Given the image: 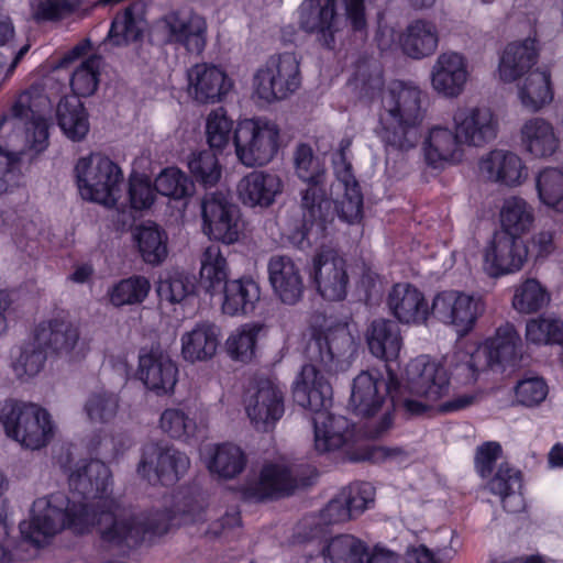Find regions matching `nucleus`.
I'll return each mask as SVG.
<instances>
[{
	"label": "nucleus",
	"mask_w": 563,
	"mask_h": 563,
	"mask_svg": "<svg viewBox=\"0 0 563 563\" xmlns=\"http://www.w3.org/2000/svg\"><path fill=\"white\" fill-rule=\"evenodd\" d=\"M244 404L255 429L271 431L285 413V386L275 377L257 376L246 391Z\"/></svg>",
	"instance_id": "4468645a"
},
{
	"label": "nucleus",
	"mask_w": 563,
	"mask_h": 563,
	"mask_svg": "<svg viewBox=\"0 0 563 563\" xmlns=\"http://www.w3.org/2000/svg\"><path fill=\"white\" fill-rule=\"evenodd\" d=\"M538 59V47L534 38H526L506 46L499 63L500 78L512 82L527 73Z\"/></svg>",
	"instance_id": "e433bc0d"
},
{
	"label": "nucleus",
	"mask_w": 563,
	"mask_h": 563,
	"mask_svg": "<svg viewBox=\"0 0 563 563\" xmlns=\"http://www.w3.org/2000/svg\"><path fill=\"white\" fill-rule=\"evenodd\" d=\"M253 84L260 99L283 100L301 86L299 60L294 53L272 55L255 73Z\"/></svg>",
	"instance_id": "f8f14e48"
},
{
	"label": "nucleus",
	"mask_w": 563,
	"mask_h": 563,
	"mask_svg": "<svg viewBox=\"0 0 563 563\" xmlns=\"http://www.w3.org/2000/svg\"><path fill=\"white\" fill-rule=\"evenodd\" d=\"M0 423L9 438L31 450L46 446L54 437L51 415L35 404L4 400L0 404Z\"/></svg>",
	"instance_id": "6e6552de"
},
{
	"label": "nucleus",
	"mask_w": 563,
	"mask_h": 563,
	"mask_svg": "<svg viewBox=\"0 0 563 563\" xmlns=\"http://www.w3.org/2000/svg\"><path fill=\"white\" fill-rule=\"evenodd\" d=\"M155 184L146 175L132 173L129 178L128 197L133 210L142 211L152 207L156 197Z\"/></svg>",
	"instance_id": "e2e57ef3"
},
{
	"label": "nucleus",
	"mask_w": 563,
	"mask_h": 563,
	"mask_svg": "<svg viewBox=\"0 0 563 563\" xmlns=\"http://www.w3.org/2000/svg\"><path fill=\"white\" fill-rule=\"evenodd\" d=\"M56 495L45 503V507L38 514L33 509L30 521H21L19 530L24 541L41 548L46 538L55 536L65 529L64 506H60L54 498Z\"/></svg>",
	"instance_id": "7c9ffc66"
},
{
	"label": "nucleus",
	"mask_w": 563,
	"mask_h": 563,
	"mask_svg": "<svg viewBox=\"0 0 563 563\" xmlns=\"http://www.w3.org/2000/svg\"><path fill=\"white\" fill-rule=\"evenodd\" d=\"M521 472L501 463L497 472L487 483V488L501 499L503 507L508 512H518L523 501Z\"/></svg>",
	"instance_id": "4c0bfd02"
},
{
	"label": "nucleus",
	"mask_w": 563,
	"mask_h": 563,
	"mask_svg": "<svg viewBox=\"0 0 563 563\" xmlns=\"http://www.w3.org/2000/svg\"><path fill=\"white\" fill-rule=\"evenodd\" d=\"M522 103L532 110H539L553 99L551 74L548 69L530 71L519 88Z\"/></svg>",
	"instance_id": "de8ad7c7"
},
{
	"label": "nucleus",
	"mask_w": 563,
	"mask_h": 563,
	"mask_svg": "<svg viewBox=\"0 0 563 563\" xmlns=\"http://www.w3.org/2000/svg\"><path fill=\"white\" fill-rule=\"evenodd\" d=\"M309 277L324 300L342 301L346 298L350 282L346 262L335 251L318 252L312 257Z\"/></svg>",
	"instance_id": "4be33fe9"
},
{
	"label": "nucleus",
	"mask_w": 563,
	"mask_h": 563,
	"mask_svg": "<svg viewBox=\"0 0 563 563\" xmlns=\"http://www.w3.org/2000/svg\"><path fill=\"white\" fill-rule=\"evenodd\" d=\"M239 161L246 167L268 164L279 150V143H233Z\"/></svg>",
	"instance_id": "680f3d73"
},
{
	"label": "nucleus",
	"mask_w": 563,
	"mask_h": 563,
	"mask_svg": "<svg viewBox=\"0 0 563 563\" xmlns=\"http://www.w3.org/2000/svg\"><path fill=\"white\" fill-rule=\"evenodd\" d=\"M534 221L533 209L520 197L505 200L500 210V230L516 236L527 233Z\"/></svg>",
	"instance_id": "49530a36"
},
{
	"label": "nucleus",
	"mask_w": 563,
	"mask_h": 563,
	"mask_svg": "<svg viewBox=\"0 0 563 563\" xmlns=\"http://www.w3.org/2000/svg\"><path fill=\"white\" fill-rule=\"evenodd\" d=\"M407 386L412 395L438 401L449 394L450 376L445 367L421 355L406 367Z\"/></svg>",
	"instance_id": "b1692460"
},
{
	"label": "nucleus",
	"mask_w": 563,
	"mask_h": 563,
	"mask_svg": "<svg viewBox=\"0 0 563 563\" xmlns=\"http://www.w3.org/2000/svg\"><path fill=\"white\" fill-rule=\"evenodd\" d=\"M118 406L114 394L101 391L88 397L84 410L91 422L106 423L117 415Z\"/></svg>",
	"instance_id": "0e129e2a"
},
{
	"label": "nucleus",
	"mask_w": 563,
	"mask_h": 563,
	"mask_svg": "<svg viewBox=\"0 0 563 563\" xmlns=\"http://www.w3.org/2000/svg\"><path fill=\"white\" fill-rule=\"evenodd\" d=\"M161 428L170 438L187 440L195 435L196 421L180 409H166L161 416Z\"/></svg>",
	"instance_id": "052dcab7"
},
{
	"label": "nucleus",
	"mask_w": 563,
	"mask_h": 563,
	"mask_svg": "<svg viewBox=\"0 0 563 563\" xmlns=\"http://www.w3.org/2000/svg\"><path fill=\"white\" fill-rule=\"evenodd\" d=\"M548 289L536 278H527L515 289L512 307L519 313H537L550 302Z\"/></svg>",
	"instance_id": "8fccbe9b"
},
{
	"label": "nucleus",
	"mask_w": 563,
	"mask_h": 563,
	"mask_svg": "<svg viewBox=\"0 0 563 563\" xmlns=\"http://www.w3.org/2000/svg\"><path fill=\"white\" fill-rule=\"evenodd\" d=\"M56 118L59 129L71 141H81L89 132L88 112L76 96L60 98L56 107Z\"/></svg>",
	"instance_id": "58836bf2"
},
{
	"label": "nucleus",
	"mask_w": 563,
	"mask_h": 563,
	"mask_svg": "<svg viewBox=\"0 0 563 563\" xmlns=\"http://www.w3.org/2000/svg\"><path fill=\"white\" fill-rule=\"evenodd\" d=\"M246 462V455L240 446L223 443L210 450L207 467L211 474L218 475L220 478L231 479L243 472Z\"/></svg>",
	"instance_id": "37998d69"
},
{
	"label": "nucleus",
	"mask_w": 563,
	"mask_h": 563,
	"mask_svg": "<svg viewBox=\"0 0 563 563\" xmlns=\"http://www.w3.org/2000/svg\"><path fill=\"white\" fill-rule=\"evenodd\" d=\"M54 499L64 506L65 529L85 534L97 527L103 547L122 554L139 548L146 538L167 533L172 526V516L166 510L118 516L99 504L71 500L63 494Z\"/></svg>",
	"instance_id": "f03ea898"
},
{
	"label": "nucleus",
	"mask_w": 563,
	"mask_h": 563,
	"mask_svg": "<svg viewBox=\"0 0 563 563\" xmlns=\"http://www.w3.org/2000/svg\"><path fill=\"white\" fill-rule=\"evenodd\" d=\"M69 471L68 484L73 493L84 500L101 499L111 492L112 474L106 463L99 459L80 460L75 470L63 465Z\"/></svg>",
	"instance_id": "393cba45"
},
{
	"label": "nucleus",
	"mask_w": 563,
	"mask_h": 563,
	"mask_svg": "<svg viewBox=\"0 0 563 563\" xmlns=\"http://www.w3.org/2000/svg\"><path fill=\"white\" fill-rule=\"evenodd\" d=\"M167 42L184 46L189 53H201L206 46L207 23L192 11H174L164 18Z\"/></svg>",
	"instance_id": "cd10ccee"
},
{
	"label": "nucleus",
	"mask_w": 563,
	"mask_h": 563,
	"mask_svg": "<svg viewBox=\"0 0 563 563\" xmlns=\"http://www.w3.org/2000/svg\"><path fill=\"white\" fill-rule=\"evenodd\" d=\"M188 92L199 103H216L231 90L233 84L218 66L196 64L187 71Z\"/></svg>",
	"instance_id": "a878e982"
},
{
	"label": "nucleus",
	"mask_w": 563,
	"mask_h": 563,
	"mask_svg": "<svg viewBox=\"0 0 563 563\" xmlns=\"http://www.w3.org/2000/svg\"><path fill=\"white\" fill-rule=\"evenodd\" d=\"M345 4V15L354 31L366 27L364 0H303L299 7V27L316 35L327 49L335 47V34L341 30L339 3Z\"/></svg>",
	"instance_id": "0eeeda50"
},
{
	"label": "nucleus",
	"mask_w": 563,
	"mask_h": 563,
	"mask_svg": "<svg viewBox=\"0 0 563 563\" xmlns=\"http://www.w3.org/2000/svg\"><path fill=\"white\" fill-rule=\"evenodd\" d=\"M295 166L300 179L308 184L301 194L302 221L294 233V239L300 247L305 242L310 244L309 238L323 234L327 224L333 220L332 200L328 198L323 187L325 167L309 143H299L295 152Z\"/></svg>",
	"instance_id": "20e7f679"
},
{
	"label": "nucleus",
	"mask_w": 563,
	"mask_h": 563,
	"mask_svg": "<svg viewBox=\"0 0 563 563\" xmlns=\"http://www.w3.org/2000/svg\"><path fill=\"white\" fill-rule=\"evenodd\" d=\"M401 46L406 55L416 59L431 55L438 46L435 25L423 20L413 21L406 30Z\"/></svg>",
	"instance_id": "c03bdc74"
},
{
	"label": "nucleus",
	"mask_w": 563,
	"mask_h": 563,
	"mask_svg": "<svg viewBox=\"0 0 563 563\" xmlns=\"http://www.w3.org/2000/svg\"><path fill=\"white\" fill-rule=\"evenodd\" d=\"M484 311L479 297L459 290L438 292L430 308V314L444 324L453 325L460 336L468 334Z\"/></svg>",
	"instance_id": "a211bd4d"
},
{
	"label": "nucleus",
	"mask_w": 563,
	"mask_h": 563,
	"mask_svg": "<svg viewBox=\"0 0 563 563\" xmlns=\"http://www.w3.org/2000/svg\"><path fill=\"white\" fill-rule=\"evenodd\" d=\"M190 465L188 456L176 450L168 442L158 441L146 443L142 449V459L137 465V473L150 477L154 472L163 486L174 485L187 472Z\"/></svg>",
	"instance_id": "412c9836"
},
{
	"label": "nucleus",
	"mask_w": 563,
	"mask_h": 563,
	"mask_svg": "<svg viewBox=\"0 0 563 563\" xmlns=\"http://www.w3.org/2000/svg\"><path fill=\"white\" fill-rule=\"evenodd\" d=\"M45 346H41L34 339L32 342L21 347L19 357L13 363V369L19 377L27 375L30 377L38 374L48 356Z\"/></svg>",
	"instance_id": "bf43d9fd"
},
{
	"label": "nucleus",
	"mask_w": 563,
	"mask_h": 563,
	"mask_svg": "<svg viewBox=\"0 0 563 563\" xmlns=\"http://www.w3.org/2000/svg\"><path fill=\"white\" fill-rule=\"evenodd\" d=\"M529 249L522 236L495 231L484 251L483 269L493 278L519 272L527 262Z\"/></svg>",
	"instance_id": "6ab92c4d"
},
{
	"label": "nucleus",
	"mask_w": 563,
	"mask_h": 563,
	"mask_svg": "<svg viewBox=\"0 0 563 563\" xmlns=\"http://www.w3.org/2000/svg\"><path fill=\"white\" fill-rule=\"evenodd\" d=\"M74 173L77 187L85 200L103 205L117 201L123 173L109 157H81L75 165Z\"/></svg>",
	"instance_id": "9d476101"
},
{
	"label": "nucleus",
	"mask_w": 563,
	"mask_h": 563,
	"mask_svg": "<svg viewBox=\"0 0 563 563\" xmlns=\"http://www.w3.org/2000/svg\"><path fill=\"white\" fill-rule=\"evenodd\" d=\"M234 122L223 107L212 110L206 120V141H277L279 129L266 118L244 119Z\"/></svg>",
	"instance_id": "f3484780"
},
{
	"label": "nucleus",
	"mask_w": 563,
	"mask_h": 563,
	"mask_svg": "<svg viewBox=\"0 0 563 563\" xmlns=\"http://www.w3.org/2000/svg\"><path fill=\"white\" fill-rule=\"evenodd\" d=\"M363 194L361 188L344 190L343 198L336 202L339 218L349 223H358L363 219Z\"/></svg>",
	"instance_id": "774afa93"
},
{
	"label": "nucleus",
	"mask_w": 563,
	"mask_h": 563,
	"mask_svg": "<svg viewBox=\"0 0 563 563\" xmlns=\"http://www.w3.org/2000/svg\"><path fill=\"white\" fill-rule=\"evenodd\" d=\"M313 484L310 476H302L291 467L265 463L260 475L241 486V496L247 503H265L289 497L299 488Z\"/></svg>",
	"instance_id": "9b49d317"
},
{
	"label": "nucleus",
	"mask_w": 563,
	"mask_h": 563,
	"mask_svg": "<svg viewBox=\"0 0 563 563\" xmlns=\"http://www.w3.org/2000/svg\"><path fill=\"white\" fill-rule=\"evenodd\" d=\"M526 340L536 345H563V320L539 317L526 325Z\"/></svg>",
	"instance_id": "5fc2aeb1"
},
{
	"label": "nucleus",
	"mask_w": 563,
	"mask_h": 563,
	"mask_svg": "<svg viewBox=\"0 0 563 563\" xmlns=\"http://www.w3.org/2000/svg\"><path fill=\"white\" fill-rule=\"evenodd\" d=\"M268 279L276 297L288 306L302 300L305 284L300 269L288 255H273L267 264Z\"/></svg>",
	"instance_id": "bb28decb"
},
{
	"label": "nucleus",
	"mask_w": 563,
	"mask_h": 563,
	"mask_svg": "<svg viewBox=\"0 0 563 563\" xmlns=\"http://www.w3.org/2000/svg\"><path fill=\"white\" fill-rule=\"evenodd\" d=\"M422 120L421 90L394 81L382 96L375 132L382 141H410L418 136Z\"/></svg>",
	"instance_id": "423d86ee"
},
{
	"label": "nucleus",
	"mask_w": 563,
	"mask_h": 563,
	"mask_svg": "<svg viewBox=\"0 0 563 563\" xmlns=\"http://www.w3.org/2000/svg\"><path fill=\"white\" fill-rule=\"evenodd\" d=\"M200 287L213 296L223 292L224 314L246 316L253 313L261 298L260 285L252 277L228 279V264L219 245L208 246L201 257Z\"/></svg>",
	"instance_id": "39448f33"
},
{
	"label": "nucleus",
	"mask_w": 563,
	"mask_h": 563,
	"mask_svg": "<svg viewBox=\"0 0 563 563\" xmlns=\"http://www.w3.org/2000/svg\"><path fill=\"white\" fill-rule=\"evenodd\" d=\"M264 330L262 323L242 325L235 333H232L227 342L225 349L229 356L238 362L250 363L256 357L257 339Z\"/></svg>",
	"instance_id": "09e8293b"
},
{
	"label": "nucleus",
	"mask_w": 563,
	"mask_h": 563,
	"mask_svg": "<svg viewBox=\"0 0 563 563\" xmlns=\"http://www.w3.org/2000/svg\"><path fill=\"white\" fill-rule=\"evenodd\" d=\"M101 57L91 55L75 69L70 78L73 96L89 97L95 93L99 84Z\"/></svg>",
	"instance_id": "6e6d98bb"
},
{
	"label": "nucleus",
	"mask_w": 563,
	"mask_h": 563,
	"mask_svg": "<svg viewBox=\"0 0 563 563\" xmlns=\"http://www.w3.org/2000/svg\"><path fill=\"white\" fill-rule=\"evenodd\" d=\"M133 242L142 261L152 266L161 265L168 255V234L163 227L145 221L133 231Z\"/></svg>",
	"instance_id": "c9c22d12"
},
{
	"label": "nucleus",
	"mask_w": 563,
	"mask_h": 563,
	"mask_svg": "<svg viewBox=\"0 0 563 563\" xmlns=\"http://www.w3.org/2000/svg\"><path fill=\"white\" fill-rule=\"evenodd\" d=\"M536 189L541 203L563 213V172L547 167L536 176Z\"/></svg>",
	"instance_id": "603ef678"
},
{
	"label": "nucleus",
	"mask_w": 563,
	"mask_h": 563,
	"mask_svg": "<svg viewBox=\"0 0 563 563\" xmlns=\"http://www.w3.org/2000/svg\"><path fill=\"white\" fill-rule=\"evenodd\" d=\"M387 377H384L378 369L362 371L352 383L350 407L355 416L362 419L375 417L385 405L387 398L390 405L382 417L365 428V435L372 440L385 437L394 427V413L397 409V394L400 391L401 383L396 368L386 365Z\"/></svg>",
	"instance_id": "7ed1b4c3"
},
{
	"label": "nucleus",
	"mask_w": 563,
	"mask_h": 563,
	"mask_svg": "<svg viewBox=\"0 0 563 563\" xmlns=\"http://www.w3.org/2000/svg\"><path fill=\"white\" fill-rule=\"evenodd\" d=\"M220 334V328L210 321L197 323L191 331L181 335L184 360L190 363L211 360L217 353Z\"/></svg>",
	"instance_id": "72a5a7b5"
},
{
	"label": "nucleus",
	"mask_w": 563,
	"mask_h": 563,
	"mask_svg": "<svg viewBox=\"0 0 563 563\" xmlns=\"http://www.w3.org/2000/svg\"><path fill=\"white\" fill-rule=\"evenodd\" d=\"M202 231L210 240L231 245L239 241L243 223L240 208L224 191H207L201 199Z\"/></svg>",
	"instance_id": "ddd939ff"
},
{
	"label": "nucleus",
	"mask_w": 563,
	"mask_h": 563,
	"mask_svg": "<svg viewBox=\"0 0 563 563\" xmlns=\"http://www.w3.org/2000/svg\"><path fill=\"white\" fill-rule=\"evenodd\" d=\"M312 324L303 356L306 363L297 374L291 391L294 401L323 418L322 427L319 418H312L314 429V446L319 452L341 449L353 435L350 421L342 416L327 412L332 406V386L324 377L327 374L345 372L358 349L349 324L345 322H328Z\"/></svg>",
	"instance_id": "f257e3e1"
},
{
	"label": "nucleus",
	"mask_w": 563,
	"mask_h": 563,
	"mask_svg": "<svg viewBox=\"0 0 563 563\" xmlns=\"http://www.w3.org/2000/svg\"><path fill=\"white\" fill-rule=\"evenodd\" d=\"M36 89L19 93L0 117V137L18 141H48L55 125L49 118L35 110Z\"/></svg>",
	"instance_id": "1a4fd4ad"
},
{
	"label": "nucleus",
	"mask_w": 563,
	"mask_h": 563,
	"mask_svg": "<svg viewBox=\"0 0 563 563\" xmlns=\"http://www.w3.org/2000/svg\"><path fill=\"white\" fill-rule=\"evenodd\" d=\"M387 302L394 317L401 323H423L430 314L424 295L408 283L394 285L388 294Z\"/></svg>",
	"instance_id": "2f4dec72"
},
{
	"label": "nucleus",
	"mask_w": 563,
	"mask_h": 563,
	"mask_svg": "<svg viewBox=\"0 0 563 563\" xmlns=\"http://www.w3.org/2000/svg\"><path fill=\"white\" fill-rule=\"evenodd\" d=\"M479 169L489 180L506 186H518L527 177L522 159L512 152L494 150L479 162Z\"/></svg>",
	"instance_id": "f704fd0d"
},
{
	"label": "nucleus",
	"mask_w": 563,
	"mask_h": 563,
	"mask_svg": "<svg viewBox=\"0 0 563 563\" xmlns=\"http://www.w3.org/2000/svg\"><path fill=\"white\" fill-rule=\"evenodd\" d=\"M343 503L351 509L352 519L360 516L373 501V487L368 483L351 484L341 489Z\"/></svg>",
	"instance_id": "338daca9"
},
{
	"label": "nucleus",
	"mask_w": 563,
	"mask_h": 563,
	"mask_svg": "<svg viewBox=\"0 0 563 563\" xmlns=\"http://www.w3.org/2000/svg\"><path fill=\"white\" fill-rule=\"evenodd\" d=\"M477 355H471L464 363L457 365V369L466 373L467 383L476 382L481 372L477 365ZM482 353L485 356L486 366L503 371L507 366H515L522 354V341L514 324L506 322L496 329L495 335L485 341Z\"/></svg>",
	"instance_id": "2eb2a0df"
},
{
	"label": "nucleus",
	"mask_w": 563,
	"mask_h": 563,
	"mask_svg": "<svg viewBox=\"0 0 563 563\" xmlns=\"http://www.w3.org/2000/svg\"><path fill=\"white\" fill-rule=\"evenodd\" d=\"M33 332L34 340L45 346L49 354L66 357L70 362H79L86 356L79 328L66 318L43 320Z\"/></svg>",
	"instance_id": "aec40b11"
},
{
	"label": "nucleus",
	"mask_w": 563,
	"mask_h": 563,
	"mask_svg": "<svg viewBox=\"0 0 563 563\" xmlns=\"http://www.w3.org/2000/svg\"><path fill=\"white\" fill-rule=\"evenodd\" d=\"M365 342L369 353L385 362V368L386 365L398 368L397 358L402 339L396 321L384 318L374 319L366 329Z\"/></svg>",
	"instance_id": "c756f323"
},
{
	"label": "nucleus",
	"mask_w": 563,
	"mask_h": 563,
	"mask_svg": "<svg viewBox=\"0 0 563 563\" xmlns=\"http://www.w3.org/2000/svg\"><path fill=\"white\" fill-rule=\"evenodd\" d=\"M23 155V151L12 152L0 146V195L19 185Z\"/></svg>",
	"instance_id": "69168bd1"
},
{
	"label": "nucleus",
	"mask_w": 563,
	"mask_h": 563,
	"mask_svg": "<svg viewBox=\"0 0 563 563\" xmlns=\"http://www.w3.org/2000/svg\"><path fill=\"white\" fill-rule=\"evenodd\" d=\"M137 378L157 396L174 393L178 366L159 344L142 347L139 353Z\"/></svg>",
	"instance_id": "5701e85b"
},
{
	"label": "nucleus",
	"mask_w": 563,
	"mask_h": 563,
	"mask_svg": "<svg viewBox=\"0 0 563 563\" xmlns=\"http://www.w3.org/2000/svg\"><path fill=\"white\" fill-rule=\"evenodd\" d=\"M155 189L162 196L180 200L195 194V181L177 167L163 169L155 178Z\"/></svg>",
	"instance_id": "864d4df0"
},
{
	"label": "nucleus",
	"mask_w": 563,
	"mask_h": 563,
	"mask_svg": "<svg viewBox=\"0 0 563 563\" xmlns=\"http://www.w3.org/2000/svg\"><path fill=\"white\" fill-rule=\"evenodd\" d=\"M151 290L150 280L142 275H132L115 283L108 291L114 307L142 303Z\"/></svg>",
	"instance_id": "3c124183"
},
{
	"label": "nucleus",
	"mask_w": 563,
	"mask_h": 563,
	"mask_svg": "<svg viewBox=\"0 0 563 563\" xmlns=\"http://www.w3.org/2000/svg\"><path fill=\"white\" fill-rule=\"evenodd\" d=\"M514 391L515 399L519 405L532 408L544 401L549 387L543 377L526 374L517 382Z\"/></svg>",
	"instance_id": "13d9d810"
},
{
	"label": "nucleus",
	"mask_w": 563,
	"mask_h": 563,
	"mask_svg": "<svg viewBox=\"0 0 563 563\" xmlns=\"http://www.w3.org/2000/svg\"><path fill=\"white\" fill-rule=\"evenodd\" d=\"M208 150L192 153L188 161V168L195 180L206 189L216 186L222 175V166L214 153V148L223 150L228 143H207Z\"/></svg>",
	"instance_id": "a18cd8bd"
},
{
	"label": "nucleus",
	"mask_w": 563,
	"mask_h": 563,
	"mask_svg": "<svg viewBox=\"0 0 563 563\" xmlns=\"http://www.w3.org/2000/svg\"><path fill=\"white\" fill-rule=\"evenodd\" d=\"M453 121V130L443 125L428 129L424 141H492L498 135V120L487 108L459 109Z\"/></svg>",
	"instance_id": "dca6fc26"
},
{
	"label": "nucleus",
	"mask_w": 563,
	"mask_h": 563,
	"mask_svg": "<svg viewBox=\"0 0 563 563\" xmlns=\"http://www.w3.org/2000/svg\"><path fill=\"white\" fill-rule=\"evenodd\" d=\"M423 154L428 166L434 169H443L446 165L462 162L465 143H423ZM477 146L479 143H466Z\"/></svg>",
	"instance_id": "4d7b16f0"
},
{
	"label": "nucleus",
	"mask_w": 563,
	"mask_h": 563,
	"mask_svg": "<svg viewBox=\"0 0 563 563\" xmlns=\"http://www.w3.org/2000/svg\"><path fill=\"white\" fill-rule=\"evenodd\" d=\"M200 290V280L197 283L195 276L185 272L174 269L161 274L156 292L161 301L170 305L181 303L184 300L197 296Z\"/></svg>",
	"instance_id": "ea45409f"
},
{
	"label": "nucleus",
	"mask_w": 563,
	"mask_h": 563,
	"mask_svg": "<svg viewBox=\"0 0 563 563\" xmlns=\"http://www.w3.org/2000/svg\"><path fill=\"white\" fill-rule=\"evenodd\" d=\"M467 78V60L456 52L440 54L431 70L432 88L448 98L460 96Z\"/></svg>",
	"instance_id": "c85d7f7f"
},
{
	"label": "nucleus",
	"mask_w": 563,
	"mask_h": 563,
	"mask_svg": "<svg viewBox=\"0 0 563 563\" xmlns=\"http://www.w3.org/2000/svg\"><path fill=\"white\" fill-rule=\"evenodd\" d=\"M283 190L280 178L272 173L253 170L238 184L239 199L244 206L267 208Z\"/></svg>",
	"instance_id": "473e14b6"
},
{
	"label": "nucleus",
	"mask_w": 563,
	"mask_h": 563,
	"mask_svg": "<svg viewBox=\"0 0 563 563\" xmlns=\"http://www.w3.org/2000/svg\"><path fill=\"white\" fill-rule=\"evenodd\" d=\"M142 5L132 3L123 11L118 12L112 20L107 41L114 46L136 42L143 33L144 21L141 16Z\"/></svg>",
	"instance_id": "a19ab883"
},
{
	"label": "nucleus",
	"mask_w": 563,
	"mask_h": 563,
	"mask_svg": "<svg viewBox=\"0 0 563 563\" xmlns=\"http://www.w3.org/2000/svg\"><path fill=\"white\" fill-rule=\"evenodd\" d=\"M368 553V545L352 534L335 536L321 550L330 563H365Z\"/></svg>",
	"instance_id": "79ce46f5"
}]
</instances>
